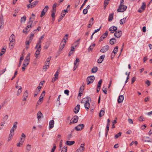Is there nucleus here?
<instances>
[{
  "instance_id": "5fc2aeb1",
  "label": "nucleus",
  "mask_w": 152,
  "mask_h": 152,
  "mask_svg": "<svg viewBox=\"0 0 152 152\" xmlns=\"http://www.w3.org/2000/svg\"><path fill=\"white\" fill-rule=\"evenodd\" d=\"M88 0H85L84 1L83 3L82 4V5L81 6L80 8V10H81V9L85 5L86 2H87Z\"/></svg>"
},
{
  "instance_id": "680f3d73",
  "label": "nucleus",
  "mask_w": 152,
  "mask_h": 152,
  "mask_svg": "<svg viewBox=\"0 0 152 152\" xmlns=\"http://www.w3.org/2000/svg\"><path fill=\"white\" fill-rule=\"evenodd\" d=\"M50 62H48V61H46L45 63V65L46 66L48 67V66H49Z\"/></svg>"
},
{
  "instance_id": "4d7b16f0",
  "label": "nucleus",
  "mask_w": 152,
  "mask_h": 152,
  "mask_svg": "<svg viewBox=\"0 0 152 152\" xmlns=\"http://www.w3.org/2000/svg\"><path fill=\"white\" fill-rule=\"evenodd\" d=\"M88 12V10L87 9H85L83 11V14L84 15L86 14Z\"/></svg>"
},
{
  "instance_id": "79ce46f5",
  "label": "nucleus",
  "mask_w": 152,
  "mask_h": 152,
  "mask_svg": "<svg viewBox=\"0 0 152 152\" xmlns=\"http://www.w3.org/2000/svg\"><path fill=\"white\" fill-rule=\"evenodd\" d=\"M14 135L12 134H10L9 137L8 138V141H9L12 140V138L13 136Z\"/></svg>"
},
{
  "instance_id": "4468645a",
  "label": "nucleus",
  "mask_w": 152,
  "mask_h": 152,
  "mask_svg": "<svg viewBox=\"0 0 152 152\" xmlns=\"http://www.w3.org/2000/svg\"><path fill=\"white\" fill-rule=\"evenodd\" d=\"M117 27L113 26L110 27L109 28V30L110 31L111 33H113L114 31L117 30Z\"/></svg>"
},
{
  "instance_id": "2eb2a0df",
  "label": "nucleus",
  "mask_w": 152,
  "mask_h": 152,
  "mask_svg": "<svg viewBox=\"0 0 152 152\" xmlns=\"http://www.w3.org/2000/svg\"><path fill=\"white\" fill-rule=\"evenodd\" d=\"M25 140V138H23L22 137L20 138V141L17 144V145L18 147L21 146L23 144L24 141Z\"/></svg>"
},
{
  "instance_id": "6ab92c4d",
  "label": "nucleus",
  "mask_w": 152,
  "mask_h": 152,
  "mask_svg": "<svg viewBox=\"0 0 152 152\" xmlns=\"http://www.w3.org/2000/svg\"><path fill=\"white\" fill-rule=\"evenodd\" d=\"M49 128L51 129L53 128L54 124V122L53 120H52L49 122Z\"/></svg>"
},
{
  "instance_id": "3c124183",
  "label": "nucleus",
  "mask_w": 152,
  "mask_h": 152,
  "mask_svg": "<svg viewBox=\"0 0 152 152\" xmlns=\"http://www.w3.org/2000/svg\"><path fill=\"white\" fill-rule=\"evenodd\" d=\"M14 44L13 42H10L9 44L10 46L11 49H12L13 47Z\"/></svg>"
},
{
  "instance_id": "c85d7f7f",
  "label": "nucleus",
  "mask_w": 152,
  "mask_h": 152,
  "mask_svg": "<svg viewBox=\"0 0 152 152\" xmlns=\"http://www.w3.org/2000/svg\"><path fill=\"white\" fill-rule=\"evenodd\" d=\"M84 100V101H85L86 102H88L89 103V102H91V99L90 98H84L83 99V100L81 101V103L82 102V101H83Z\"/></svg>"
},
{
  "instance_id": "c756f323",
  "label": "nucleus",
  "mask_w": 152,
  "mask_h": 152,
  "mask_svg": "<svg viewBox=\"0 0 152 152\" xmlns=\"http://www.w3.org/2000/svg\"><path fill=\"white\" fill-rule=\"evenodd\" d=\"M22 91V88L20 86V88H19L18 89L17 91V96H19L20 93Z\"/></svg>"
},
{
  "instance_id": "58836bf2",
  "label": "nucleus",
  "mask_w": 152,
  "mask_h": 152,
  "mask_svg": "<svg viewBox=\"0 0 152 152\" xmlns=\"http://www.w3.org/2000/svg\"><path fill=\"white\" fill-rule=\"evenodd\" d=\"M104 113V112L103 110H101L100 111V112L99 113V116L100 117H101L102 116H103Z\"/></svg>"
},
{
  "instance_id": "0eeeda50",
  "label": "nucleus",
  "mask_w": 152,
  "mask_h": 152,
  "mask_svg": "<svg viewBox=\"0 0 152 152\" xmlns=\"http://www.w3.org/2000/svg\"><path fill=\"white\" fill-rule=\"evenodd\" d=\"M84 144H81L80 147L76 151V152H83L84 150Z\"/></svg>"
},
{
  "instance_id": "0e129e2a",
  "label": "nucleus",
  "mask_w": 152,
  "mask_h": 152,
  "mask_svg": "<svg viewBox=\"0 0 152 152\" xmlns=\"http://www.w3.org/2000/svg\"><path fill=\"white\" fill-rule=\"evenodd\" d=\"M28 27L27 26L26 27L25 29H23V33H25V32H26L27 31H28L29 30H28Z\"/></svg>"
},
{
  "instance_id": "6e6552de",
  "label": "nucleus",
  "mask_w": 152,
  "mask_h": 152,
  "mask_svg": "<svg viewBox=\"0 0 152 152\" xmlns=\"http://www.w3.org/2000/svg\"><path fill=\"white\" fill-rule=\"evenodd\" d=\"M44 37L45 35L43 34L42 35L41 37L39 39V40L37 42L36 45L35 47V48H37L38 47V45H41V43L42 42V40H43V39L44 38Z\"/></svg>"
},
{
  "instance_id": "20e7f679",
  "label": "nucleus",
  "mask_w": 152,
  "mask_h": 152,
  "mask_svg": "<svg viewBox=\"0 0 152 152\" xmlns=\"http://www.w3.org/2000/svg\"><path fill=\"white\" fill-rule=\"evenodd\" d=\"M49 8L48 7V6H46L43 10L42 11L41 14L40 15V17H42L44 15H45V13L47 12Z\"/></svg>"
},
{
  "instance_id": "412c9836",
  "label": "nucleus",
  "mask_w": 152,
  "mask_h": 152,
  "mask_svg": "<svg viewBox=\"0 0 152 152\" xmlns=\"http://www.w3.org/2000/svg\"><path fill=\"white\" fill-rule=\"evenodd\" d=\"M90 103L88 102H86L84 104V106L86 110L88 111L90 107Z\"/></svg>"
},
{
  "instance_id": "052dcab7",
  "label": "nucleus",
  "mask_w": 152,
  "mask_h": 152,
  "mask_svg": "<svg viewBox=\"0 0 152 152\" xmlns=\"http://www.w3.org/2000/svg\"><path fill=\"white\" fill-rule=\"evenodd\" d=\"M93 22H92L89 21V23L88 24V27L90 28L91 27V26L93 25Z\"/></svg>"
},
{
  "instance_id": "9b49d317",
  "label": "nucleus",
  "mask_w": 152,
  "mask_h": 152,
  "mask_svg": "<svg viewBox=\"0 0 152 152\" xmlns=\"http://www.w3.org/2000/svg\"><path fill=\"white\" fill-rule=\"evenodd\" d=\"M109 49V47L108 45H106L103 47L100 50V51L103 53L106 52Z\"/></svg>"
},
{
  "instance_id": "f3484780",
  "label": "nucleus",
  "mask_w": 152,
  "mask_h": 152,
  "mask_svg": "<svg viewBox=\"0 0 152 152\" xmlns=\"http://www.w3.org/2000/svg\"><path fill=\"white\" fill-rule=\"evenodd\" d=\"M80 105L79 104H77L74 109V112L76 114L78 113L80 110Z\"/></svg>"
},
{
  "instance_id": "4c0bfd02",
  "label": "nucleus",
  "mask_w": 152,
  "mask_h": 152,
  "mask_svg": "<svg viewBox=\"0 0 152 152\" xmlns=\"http://www.w3.org/2000/svg\"><path fill=\"white\" fill-rule=\"evenodd\" d=\"M98 70V68L97 67H94L91 70V72L93 73L96 72Z\"/></svg>"
},
{
  "instance_id": "e433bc0d",
  "label": "nucleus",
  "mask_w": 152,
  "mask_h": 152,
  "mask_svg": "<svg viewBox=\"0 0 152 152\" xmlns=\"http://www.w3.org/2000/svg\"><path fill=\"white\" fill-rule=\"evenodd\" d=\"M28 96V93L27 91H26L24 93L23 97L27 98Z\"/></svg>"
},
{
  "instance_id": "603ef678",
  "label": "nucleus",
  "mask_w": 152,
  "mask_h": 152,
  "mask_svg": "<svg viewBox=\"0 0 152 152\" xmlns=\"http://www.w3.org/2000/svg\"><path fill=\"white\" fill-rule=\"evenodd\" d=\"M16 129H15V128H14V127H12L10 130V134H14V131Z\"/></svg>"
},
{
  "instance_id": "f704fd0d",
  "label": "nucleus",
  "mask_w": 152,
  "mask_h": 152,
  "mask_svg": "<svg viewBox=\"0 0 152 152\" xmlns=\"http://www.w3.org/2000/svg\"><path fill=\"white\" fill-rule=\"evenodd\" d=\"M26 17L25 16H24L23 17H22L21 18L20 22L22 23H25L26 20Z\"/></svg>"
},
{
  "instance_id": "6e6d98bb",
  "label": "nucleus",
  "mask_w": 152,
  "mask_h": 152,
  "mask_svg": "<svg viewBox=\"0 0 152 152\" xmlns=\"http://www.w3.org/2000/svg\"><path fill=\"white\" fill-rule=\"evenodd\" d=\"M40 90H36L35 93V94H34V97H36L38 94L39 93Z\"/></svg>"
},
{
  "instance_id": "7ed1b4c3",
  "label": "nucleus",
  "mask_w": 152,
  "mask_h": 152,
  "mask_svg": "<svg viewBox=\"0 0 152 152\" xmlns=\"http://www.w3.org/2000/svg\"><path fill=\"white\" fill-rule=\"evenodd\" d=\"M94 79L95 77L93 75L88 77L87 79V85L92 83L94 80Z\"/></svg>"
},
{
  "instance_id": "f8f14e48",
  "label": "nucleus",
  "mask_w": 152,
  "mask_h": 152,
  "mask_svg": "<svg viewBox=\"0 0 152 152\" xmlns=\"http://www.w3.org/2000/svg\"><path fill=\"white\" fill-rule=\"evenodd\" d=\"M38 1H36L28 5V8H33L38 4Z\"/></svg>"
},
{
  "instance_id": "cd10ccee",
  "label": "nucleus",
  "mask_w": 152,
  "mask_h": 152,
  "mask_svg": "<svg viewBox=\"0 0 152 152\" xmlns=\"http://www.w3.org/2000/svg\"><path fill=\"white\" fill-rule=\"evenodd\" d=\"M116 42V39L115 38H113L110 40V44L112 45H113Z\"/></svg>"
},
{
  "instance_id": "423d86ee",
  "label": "nucleus",
  "mask_w": 152,
  "mask_h": 152,
  "mask_svg": "<svg viewBox=\"0 0 152 152\" xmlns=\"http://www.w3.org/2000/svg\"><path fill=\"white\" fill-rule=\"evenodd\" d=\"M59 74V72H58V70L56 72L54 75V77H53L52 80V82H54L56 80L58 79V75Z\"/></svg>"
},
{
  "instance_id": "338daca9",
  "label": "nucleus",
  "mask_w": 152,
  "mask_h": 152,
  "mask_svg": "<svg viewBox=\"0 0 152 152\" xmlns=\"http://www.w3.org/2000/svg\"><path fill=\"white\" fill-rule=\"evenodd\" d=\"M69 91L67 90H66L64 91V93L65 94H66L67 95H69Z\"/></svg>"
},
{
  "instance_id": "a19ab883",
  "label": "nucleus",
  "mask_w": 152,
  "mask_h": 152,
  "mask_svg": "<svg viewBox=\"0 0 152 152\" xmlns=\"http://www.w3.org/2000/svg\"><path fill=\"white\" fill-rule=\"evenodd\" d=\"M67 147L65 146L64 147L61 152H67Z\"/></svg>"
},
{
  "instance_id": "473e14b6",
  "label": "nucleus",
  "mask_w": 152,
  "mask_h": 152,
  "mask_svg": "<svg viewBox=\"0 0 152 152\" xmlns=\"http://www.w3.org/2000/svg\"><path fill=\"white\" fill-rule=\"evenodd\" d=\"M29 61H27L26 60H24L23 65L25 66L26 67L28 65Z\"/></svg>"
},
{
  "instance_id": "393cba45",
  "label": "nucleus",
  "mask_w": 152,
  "mask_h": 152,
  "mask_svg": "<svg viewBox=\"0 0 152 152\" xmlns=\"http://www.w3.org/2000/svg\"><path fill=\"white\" fill-rule=\"evenodd\" d=\"M31 145L29 144H28L26 146V151L27 152H29L31 149Z\"/></svg>"
},
{
  "instance_id": "dca6fc26",
  "label": "nucleus",
  "mask_w": 152,
  "mask_h": 152,
  "mask_svg": "<svg viewBox=\"0 0 152 152\" xmlns=\"http://www.w3.org/2000/svg\"><path fill=\"white\" fill-rule=\"evenodd\" d=\"M124 99V97L123 95H121L119 96L118 99V103L122 102Z\"/></svg>"
},
{
  "instance_id": "c03bdc74",
  "label": "nucleus",
  "mask_w": 152,
  "mask_h": 152,
  "mask_svg": "<svg viewBox=\"0 0 152 152\" xmlns=\"http://www.w3.org/2000/svg\"><path fill=\"white\" fill-rule=\"evenodd\" d=\"M23 57H21L20 58V61L19 63L18 66L20 67L22 64V62L23 60Z\"/></svg>"
},
{
  "instance_id": "e2e57ef3",
  "label": "nucleus",
  "mask_w": 152,
  "mask_h": 152,
  "mask_svg": "<svg viewBox=\"0 0 152 152\" xmlns=\"http://www.w3.org/2000/svg\"><path fill=\"white\" fill-rule=\"evenodd\" d=\"M102 91H103V92H104L105 94H107V91L106 89V88H104L103 87V88Z\"/></svg>"
},
{
  "instance_id": "69168bd1",
  "label": "nucleus",
  "mask_w": 152,
  "mask_h": 152,
  "mask_svg": "<svg viewBox=\"0 0 152 152\" xmlns=\"http://www.w3.org/2000/svg\"><path fill=\"white\" fill-rule=\"evenodd\" d=\"M6 68L3 69L0 72V75L3 74L6 71Z\"/></svg>"
},
{
  "instance_id": "13d9d810",
  "label": "nucleus",
  "mask_w": 152,
  "mask_h": 152,
  "mask_svg": "<svg viewBox=\"0 0 152 152\" xmlns=\"http://www.w3.org/2000/svg\"><path fill=\"white\" fill-rule=\"evenodd\" d=\"M45 91H43L42 92V93L41 94V95L40 97H42V98H43V97H44V96H45Z\"/></svg>"
},
{
  "instance_id": "f03ea898",
  "label": "nucleus",
  "mask_w": 152,
  "mask_h": 152,
  "mask_svg": "<svg viewBox=\"0 0 152 152\" xmlns=\"http://www.w3.org/2000/svg\"><path fill=\"white\" fill-rule=\"evenodd\" d=\"M78 117L77 115H75L71 120L70 124H74L77 123L78 120Z\"/></svg>"
},
{
  "instance_id": "37998d69",
  "label": "nucleus",
  "mask_w": 152,
  "mask_h": 152,
  "mask_svg": "<svg viewBox=\"0 0 152 152\" xmlns=\"http://www.w3.org/2000/svg\"><path fill=\"white\" fill-rule=\"evenodd\" d=\"M8 116L7 115H5L3 118V121H4V122H5L8 119Z\"/></svg>"
},
{
  "instance_id": "de8ad7c7",
  "label": "nucleus",
  "mask_w": 152,
  "mask_h": 152,
  "mask_svg": "<svg viewBox=\"0 0 152 152\" xmlns=\"http://www.w3.org/2000/svg\"><path fill=\"white\" fill-rule=\"evenodd\" d=\"M37 48V51H39V52L40 53V51L41 50V45H38V47Z\"/></svg>"
},
{
  "instance_id": "bf43d9fd",
  "label": "nucleus",
  "mask_w": 152,
  "mask_h": 152,
  "mask_svg": "<svg viewBox=\"0 0 152 152\" xmlns=\"http://www.w3.org/2000/svg\"><path fill=\"white\" fill-rule=\"evenodd\" d=\"M18 124V123L17 122H15L13 124V127L14 128H15V129H16L17 128V125Z\"/></svg>"
},
{
  "instance_id": "c9c22d12",
  "label": "nucleus",
  "mask_w": 152,
  "mask_h": 152,
  "mask_svg": "<svg viewBox=\"0 0 152 152\" xmlns=\"http://www.w3.org/2000/svg\"><path fill=\"white\" fill-rule=\"evenodd\" d=\"M108 35V31H106L105 33H104L103 34H102L101 37L102 38H103L104 39Z\"/></svg>"
},
{
  "instance_id": "5701e85b",
  "label": "nucleus",
  "mask_w": 152,
  "mask_h": 152,
  "mask_svg": "<svg viewBox=\"0 0 152 152\" xmlns=\"http://www.w3.org/2000/svg\"><path fill=\"white\" fill-rule=\"evenodd\" d=\"M126 18H123V19H121L120 20V23L121 24H123L124 23H125L126 22Z\"/></svg>"
},
{
  "instance_id": "a211bd4d",
  "label": "nucleus",
  "mask_w": 152,
  "mask_h": 152,
  "mask_svg": "<svg viewBox=\"0 0 152 152\" xmlns=\"http://www.w3.org/2000/svg\"><path fill=\"white\" fill-rule=\"evenodd\" d=\"M15 35L12 34L10 36L9 40L10 42H13L15 41Z\"/></svg>"
},
{
  "instance_id": "ddd939ff",
  "label": "nucleus",
  "mask_w": 152,
  "mask_h": 152,
  "mask_svg": "<svg viewBox=\"0 0 152 152\" xmlns=\"http://www.w3.org/2000/svg\"><path fill=\"white\" fill-rule=\"evenodd\" d=\"M37 117L39 121V119H40L43 118V114L41 112L39 111L38 112L37 115Z\"/></svg>"
},
{
  "instance_id": "ea45409f",
  "label": "nucleus",
  "mask_w": 152,
  "mask_h": 152,
  "mask_svg": "<svg viewBox=\"0 0 152 152\" xmlns=\"http://www.w3.org/2000/svg\"><path fill=\"white\" fill-rule=\"evenodd\" d=\"M145 7H146L145 3V2H143L142 3V5L140 7L141 9H142L143 10H144L145 9Z\"/></svg>"
},
{
  "instance_id": "2f4dec72",
  "label": "nucleus",
  "mask_w": 152,
  "mask_h": 152,
  "mask_svg": "<svg viewBox=\"0 0 152 152\" xmlns=\"http://www.w3.org/2000/svg\"><path fill=\"white\" fill-rule=\"evenodd\" d=\"M113 17V13L110 14L108 18V20L110 21H112Z\"/></svg>"
},
{
  "instance_id": "a878e982",
  "label": "nucleus",
  "mask_w": 152,
  "mask_h": 152,
  "mask_svg": "<svg viewBox=\"0 0 152 152\" xmlns=\"http://www.w3.org/2000/svg\"><path fill=\"white\" fill-rule=\"evenodd\" d=\"M80 40V39H79L75 42L73 44V45L74 46L76 47L78 45L79 43Z\"/></svg>"
},
{
  "instance_id": "7c9ffc66",
  "label": "nucleus",
  "mask_w": 152,
  "mask_h": 152,
  "mask_svg": "<svg viewBox=\"0 0 152 152\" xmlns=\"http://www.w3.org/2000/svg\"><path fill=\"white\" fill-rule=\"evenodd\" d=\"M110 0H105L104 2V8L105 9L109 2V1Z\"/></svg>"
},
{
  "instance_id": "39448f33",
  "label": "nucleus",
  "mask_w": 152,
  "mask_h": 152,
  "mask_svg": "<svg viewBox=\"0 0 152 152\" xmlns=\"http://www.w3.org/2000/svg\"><path fill=\"white\" fill-rule=\"evenodd\" d=\"M84 127V125L83 124H79L76 126L75 128V129L77 131H80L82 130Z\"/></svg>"
},
{
  "instance_id": "1a4fd4ad",
  "label": "nucleus",
  "mask_w": 152,
  "mask_h": 152,
  "mask_svg": "<svg viewBox=\"0 0 152 152\" xmlns=\"http://www.w3.org/2000/svg\"><path fill=\"white\" fill-rule=\"evenodd\" d=\"M66 40H65V41L64 42L62 41L60 44V45L59 48V50L61 51L64 48L65 45L66 44Z\"/></svg>"
},
{
  "instance_id": "b1692460",
  "label": "nucleus",
  "mask_w": 152,
  "mask_h": 152,
  "mask_svg": "<svg viewBox=\"0 0 152 152\" xmlns=\"http://www.w3.org/2000/svg\"><path fill=\"white\" fill-rule=\"evenodd\" d=\"M6 47V46H5L4 47H3L2 48L1 51L0 53V56H1L3 54H4V53H5V52L6 47Z\"/></svg>"
},
{
  "instance_id": "bb28decb",
  "label": "nucleus",
  "mask_w": 152,
  "mask_h": 152,
  "mask_svg": "<svg viewBox=\"0 0 152 152\" xmlns=\"http://www.w3.org/2000/svg\"><path fill=\"white\" fill-rule=\"evenodd\" d=\"M43 98L42 97H40L39 99L37 102V104L38 105L41 104L43 102Z\"/></svg>"
},
{
  "instance_id": "aec40b11",
  "label": "nucleus",
  "mask_w": 152,
  "mask_h": 152,
  "mask_svg": "<svg viewBox=\"0 0 152 152\" xmlns=\"http://www.w3.org/2000/svg\"><path fill=\"white\" fill-rule=\"evenodd\" d=\"M32 18L31 17H30L29 18V22L28 23V25L27 26L28 27V28H31L32 27V24L33 23V20H31V19Z\"/></svg>"
},
{
  "instance_id": "09e8293b",
  "label": "nucleus",
  "mask_w": 152,
  "mask_h": 152,
  "mask_svg": "<svg viewBox=\"0 0 152 152\" xmlns=\"http://www.w3.org/2000/svg\"><path fill=\"white\" fill-rule=\"evenodd\" d=\"M30 53H28L26 56V57L25 60H26L27 61H29V60L30 59Z\"/></svg>"
},
{
  "instance_id": "864d4df0",
  "label": "nucleus",
  "mask_w": 152,
  "mask_h": 152,
  "mask_svg": "<svg viewBox=\"0 0 152 152\" xmlns=\"http://www.w3.org/2000/svg\"><path fill=\"white\" fill-rule=\"evenodd\" d=\"M34 34H31L30 37L29 38V40L30 41H32V39L33 38Z\"/></svg>"
},
{
  "instance_id": "72a5a7b5",
  "label": "nucleus",
  "mask_w": 152,
  "mask_h": 152,
  "mask_svg": "<svg viewBox=\"0 0 152 152\" xmlns=\"http://www.w3.org/2000/svg\"><path fill=\"white\" fill-rule=\"evenodd\" d=\"M118 49V46H116L114 48V50H113V53H114V56L117 53Z\"/></svg>"
},
{
  "instance_id": "4be33fe9",
  "label": "nucleus",
  "mask_w": 152,
  "mask_h": 152,
  "mask_svg": "<svg viewBox=\"0 0 152 152\" xmlns=\"http://www.w3.org/2000/svg\"><path fill=\"white\" fill-rule=\"evenodd\" d=\"M75 143V142L74 141H67L66 142V144L68 145H72Z\"/></svg>"
},
{
  "instance_id": "a18cd8bd",
  "label": "nucleus",
  "mask_w": 152,
  "mask_h": 152,
  "mask_svg": "<svg viewBox=\"0 0 152 152\" xmlns=\"http://www.w3.org/2000/svg\"><path fill=\"white\" fill-rule=\"evenodd\" d=\"M121 132H119L116 134L115 135V139L118 138L121 135Z\"/></svg>"
},
{
  "instance_id": "49530a36",
  "label": "nucleus",
  "mask_w": 152,
  "mask_h": 152,
  "mask_svg": "<svg viewBox=\"0 0 152 152\" xmlns=\"http://www.w3.org/2000/svg\"><path fill=\"white\" fill-rule=\"evenodd\" d=\"M145 118L143 116H141L139 118V120L140 121H142L145 120Z\"/></svg>"
},
{
  "instance_id": "9d476101",
  "label": "nucleus",
  "mask_w": 152,
  "mask_h": 152,
  "mask_svg": "<svg viewBox=\"0 0 152 152\" xmlns=\"http://www.w3.org/2000/svg\"><path fill=\"white\" fill-rule=\"evenodd\" d=\"M122 35V31H115L114 34L115 37L117 38H119Z\"/></svg>"
},
{
  "instance_id": "8fccbe9b",
  "label": "nucleus",
  "mask_w": 152,
  "mask_h": 152,
  "mask_svg": "<svg viewBox=\"0 0 152 152\" xmlns=\"http://www.w3.org/2000/svg\"><path fill=\"white\" fill-rule=\"evenodd\" d=\"M80 61V60L79 59L77 58L76 60L75 61L74 63V65L76 66L77 65V62H79Z\"/></svg>"
},
{
  "instance_id": "f257e3e1",
  "label": "nucleus",
  "mask_w": 152,
  "mask_h": 152,
  "mask_svg": "<svg viewBox=\"0 0 152 152\" xmlns=\"http://www.w3.org/2000/svg\"><path fill=\"white\" fill-rule=\"evenodd\" d=\"M126 8L127 7L126 6L124 5H120L117 11L119 12H123L125 11Z\"/></svg>"
},
{
  "instance_id": "774afa93",
  "label": "nucleus",
  "mask_w": 152,
  "mask_h": 152,
  "mask_svg": "<svg viewBox=\"0 0 152 152\" xmlns=\"http://www.w3.org/2000/svg\"><path fill=\"white\" fill-rule=\"evenodd\" d=\"M56 147L55 145H54L53 147V148H52L51 151V152H54L56 148Z\"/></svg>"
}]
</instances>
